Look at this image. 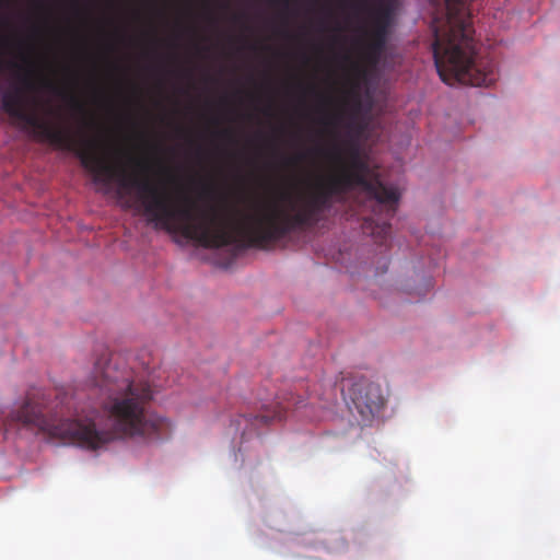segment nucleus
<instances>
[{
    "instance_id": "f257e3e1",
    "label": "nucleus",
    "mask_w": 560,
    "mask_h": 560,
    "mask_svg": "<svg viewBox=\"0 0 560 560\" xmlns=\"http://www.w3.org/2000/svg\"><path fill=\"white\" fill-rule=\"evenodd\" d=\"M26 74L19 75L9 89L0 86V108L10 118L23 122L32 129V135L57 149L74 153L81 165L94 175L96 183L109 184L116 180L117 195L122 197L131 189H137V200L125 202L126 208H133L147 218L156 229L197 242L206 248L225 246V212L209 205L200 207L184 197L173 198L166 190L158 189L148 180H141L109 164L98 151L96 140L79 137L70 128L56 127L40 119L34 109L38 106L36 84Z\"/></svg>"
},
{
    "instance_id": "f03ea898",
    "label": "nucleus",
    "mask_w": 560,
    "mask_h": 560,
    "mask_svg": "<svg viewBox=\"0 0 560 560\" xmlns=\"http://www.w3.org/2000/svg\"><path fill=\"white\" fill-rule=\"evenodd\" d=\"M91 381L108 421L107 430H97L92 419L66 417L71 409L66 396L60 398V409L46 417L45 398L40 393L27 394L24 402L9 413L7 422L37 429L51 439L90 451L118 438L158 442L171 435V421L150 411L151 385L137 377L122 357L101 355L94 364Z\"/></svg>"
},
{
    "instance_id": "7ed1b4c3",
    "label": "nucleus",
    "mask_w": 560,
    "mask_h": 560,
    "mask_svg": "<svg viewBox=\"0 0 560 560\" xmlns=\"http://www.w3.org/2000/svg\"><path fill=\"white\" fill-rule=\"evenodd\" d=\"M388 40L354 37L352 34V219L354 203L362 207L361 229L376 243L390 234L389 220L400 201L399 188L388 183L373 147L382 136V112L386 91L380 62Z\"/></svg>"
},
{
    "instance_id": "20e7f679",
    "label": "nucleus",
    "mask_w": 560,
    "mask_h": 560,
    "mask_svg": "<svg viewBox=\"0 0 560 560\" xmlns=\"http://www.w3.org/2000/svg\"><path fill=\"white\" fill-rule=\"evenodd\" d=\"M470 0H445V18H434L431 44L434 65L443 82L489 86L497 80L494 67L478 58L468 10Z\"/></svg>"
},
{
    "instance_id": "39448f33",
    "label": "nucleus",
    "mask_w": 560,
    "mask_h": 560,
    "mask_svg": "<svg viewBox=\"0 0 560 560\" xmlns=\"http://www.w3.org/2000/svg\"><path fill=\"white\" fill-rule=\"evenodd\" d=\"M398 0H352L354 37L389 40Z\"/></svg>"
},
{
    "instance_id": "423d86ee",
    "label": "nucleus",
    "mask_w": 560,
    "mask_h": 560,
    "mask_svg": "<svg viewBox=\"0 0 560 560\" xmlns=\"http://www.w3.org/2000/svg\"><path fill=\"white\" fill-rule=\"evenodd\" d=\"M387 399L380 384L362 376L352 384V405L355 415L352 417L360 428H371L383 416Z\"/></svg>"
},
{
    "instance_id": "0eeeda50",
    "label": "nucleus",
    "mask_w": 560,
    "mask_h": 560,
    "mask_svg": "<svg viewBox=\"0 0 560 560\" xmlns=\"http://www.w3.org/2000/svg\"><path fill=\"white\" fill-rule=\"evenodd\" d=\"M264 411L260 413L242 412L231 421V427L241 439L249 438L258 432V430L268 424L272 420H282L285 416L287 407L281 402H277L272 411L267 406H262Z\"/></svg>"
},
{
    "instance_id": "6e6552de",
    "label": "nucleus",
    "mask_w": 560,
    "mask_h": 560,
    "mask_svg": "<svg viewBox=\"0 0 560 560\" xmlns=\"http://www.w3.org/2000/svg\"><path fill=\"white\" fill-rule=\"evenodd\" d=\"M342 72V113L345 119H347V116H350V44L347 35L343 38Z\"/></svg>"
},
{
    "instance_id": "1a4fd4ad",
    "label": "nucleus",
    "mask_w": 560,
    "mask_h": 560,
    "mask_svg": "<svg viewBox=\"0 0 560 560\" xmlns=\"http://www.w3.org/2000/svg\"><path fill=\"white\" fill-rule=\"evenodd\" d=\"M343 28L347 32L350 28V0H342Z\"/></svg>"
},
{
    "instance_id": "9d476101",
    "label": "nucleus",
    "mask_w": 560,
    "mask_h": 560,
    "mask_svg": "<svg viewBox=\"0 0 560 560\" xmlns=\"http://www.w3.org/2000/svg\"><path fill=\"white\" fill-rule=\"evenodd\" d=\"M302 90L307 93L317 96L320 101H325V96L318 91L317 86L314 84L302 85L300 84Z\"/></svg>"
},
{
    "instance_id": "9b49d317",
    "label": "nucleus",
    "mask_w": 560,
    "mask_h": 560,
    "mask_svg": "<svg viewBox=\"0 0 560 560\" xmlns=\"http://www.w3.org/2000/svg\"><path fill=\"white\" fill-rule=\"evenodd\" d=\"M306 154L305 153H300L293 158H285L284 159V164L285 165H294L296 164L298 162L302 161L303 159H305Z\"/></svg>"
},
{
    "instance_id": "f8f14e48",
    "label": "nucleus",
    "mask_w": 560,
    "mask_h": 560,
    "mask_svg": "<svg viewBox=\"0 0 560 560\" xmlns=\"http://www.w3.org/2000/svg\"><path fill=\"white\" fill-rule=\"evenodd\" d=\"M70 101H71V104L74 107V109H77L80 113L85 112L84 105L81 102H79L78 98H75L74 96H71Z\"/></svg>"
},
{
    "instance_id": "ddd939ff",
    "label": "nucleus",
    "mask_w": 560,
    "mask_h": 560,
    "mask_svg": "<svg viewBox=\"0 0 560 560\" xmlns=\"http://www.w3.org/2000/svg\"><path fill=\"white\" fill-rule=\"evenodd\" d=\"M219 135H220L221 137H223V138H228V139H231V138H232V132H231L230 130H228V129L220 131V133H219Z\"/></svg>"
},
{
    "instance_id": "4468645a",
    "label": "nucleus",
    "mask_w": 560,
    "mask_h": 560,
    "mask_svg": "<svg viewBox=\"0 0 560 560\" xmlns=\"http://www.w3.org/2000/svg\"><path fill=\"white\" fill-rule=\"evenodd\" d=\"M8 67L9 68H13V69H19V70L22 69V67L20 65H18L16 62H14V61H10L8 63Z\"/></svg>"
},
{
    "instance_id": "2eb2a0df",
    "label": "nucleus",
    "mask_w": 560,
    "mask_h": 560,
    "mask_svg": "<svg viewBox=\"0 0 560 560\" xmlns=\"http://www.w3.org/2000/svg\"><path fill=\"white\" fill-rule=\"evenodd\" d=\"M136 165H137L138 167H140L141 170H147V168H148V167H147V164H144V163H142V162H140V161H137Z\"/></svg>"
},
{
    "instance_id": "dca6fc26",
    "label": "nucleus",
    "mask_w": 560,
    "mask_h": 560,
    "mask_svg": "<svg viewBox=\"0 0 560 560\" xmlns=\"http://www.w3.org/2000/svg\"><path fill=\"white\" fill-rule=\"evenodd\" d=\"M283 7H284L285 9H288V8L290 7V1H289V0H284V1H283Z\"/></svg>"
},
{
    "instance_id": "f3484780",
    "label": "nucleus",
    "mask_w": 560,
    "mask_h": 560,
    "mask_svg": "<svg viewBox=\"0 0 560 560\" xmlns=\"http://www.w3.org/2000/svg\"><path fill=\"white\" fill-rule=\"evenodd\" d=\"M44 86H51V84L48 81H43Z\"/></svg>"
},
{
    "instance_id": "a211bd4d",
    "label": "nucleus",
    "mask_w": 560,
    "mask_h": 560,
    "mask_svg": "<svg viewBox=\"0 0 560 560\" xmlns=\"http://www.w3.org/2000/svg\"><path fill=\"white\" fill-rule=\"evenodd\" d=\"M312 153H319L320 152V149L316 148L314 150L311 151Z\"/></svg>"
},
{
    "instance_id": "6ab92c4d",
    "label": "nucleus",
    "mask_w": 560,
    "mask_h": 560,
    "mask_svg": "<svg viewBox=\"0 0 560 560\" xmlns=\"http://www.w3.org/2000/svg\"><path fill=\"white\" fill-rule=\"evenodd\" d=\"M203 191H205V192H211V191H212V189H211V188H209V187H207V188H205V189H203Z\"/></svg>"
},
{
    "instance_id": "aec40b11",
    "label": "nucleus",
    "mask_w": 560,
    "mask_h": 560,
    "mask_svg": "<svg viewBox=\"0 0 560 560\" xmlns=\"http://www.w3.org/2000/svg\"><path fill=\"white\" fill-rule=\"evenodd\" d=\"M2 66H3V60H2V59H0V67H2Z\"/></svg>"
},
{
    "instance_id": "412c9836",
    "label": "nucleus",
    "mask_w": 560,
    "mask_h": 560,
    "mask_svg": "<svg viewBox=\"0 0 560 560\" xmlns=\"http://www.w3.org/2000/svg\"><path fill=\"white\" fill-rule=\"evenodd\" d=\"M3 43V38L0 36V44Z\"/></svg>"
}]
</instances>
